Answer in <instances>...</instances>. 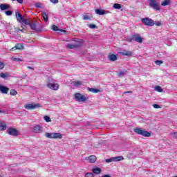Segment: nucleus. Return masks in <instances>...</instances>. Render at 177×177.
Listing matches in <instances>:
<instances>
[{"instance_id": "nucleus-4", "label": "nucleus", "mask_w": 177, "mask_h": 177, "mask_svg": "<svg viewBox=\"0 0 177 177\" xmlns=\"http://www.w3.org/2000/svg\"><path fill=\"white\" fill-rule=\"evenodd\" d=\"M75 99L77 102L84 103V102H86V100L89 99V97L84 95L80 93H77L75 94Z\"/></svg>"}, {"instance_id": "nucleus-46", "label": "nucleus", "mask_w": 177, "mask_h": 177, "mask_svg": "<svg viewBox=\"0 0 177 177\" xmlns=\"http://www.w3.org/2000/svg\"><path fill=\"white\" fill-rule=\"evenodd\" d=\"M21 27L23 28V30H27V26L26 25H21Z\"/></svg>"}, {"instance_id": "nucleus-40", "label": "nucleus", "mask_w": 177, "mask_h": 177, "mask_svg": "<svg viewBox=\"0 0 177 177\" xmlns=\"http://www.w3.org/2000/svg\"><path fill=\"white\" fill-rule=\"evenodd\" d=\"M6 16H12V11L10 10L6 11Z\"/></svg>"}, {"instance_id": "nucleus-30", "label": "nucleus", "mask_w": 177, "mask_h": 177, "mask_svg": "<svg viewBox=\"0 0 177 177\" xmlns=\"http://www.w3.org/2000/svg\"><path fill=\"white\" fill-rule=\"evenodd\" d=\"M113 8L114 9H121V4L114 3Z\"/></svg>"}, {"instance_id": "nucleus-52", "label": "nucleus", "mask_w": 177, "mask_h": 177, "mask_svg": "<svg viewBox=\"0 0 177 177\" xmlns=\"http://www.w3.org/2000/svg\"><path fill=\"white\" fill-rule=\"evenodd\" d=\"M28 68L29 70H34V68H32V67H31V66H28Z\"/></svg>"}, {"instance_id": "nucleus-18", "label": "nucleus", "mask_w": 177, "mask_h": 177, "mask_svg": "<svg viewBox=\"0 0 177 177\" xmlns=\"http://www.w3.org/2000/svg\"><path fill=\"white\" fill-rule=\"evenodd\" d=\"M108 59L110 62H115L117 60V55L111 54L108 55Z\"/></svg>"}, {"instance_id": "nucleus-51", "label": "nucleus", "mask_w": 177, "mask_h": 177, "mask_svg": "<svg viewBox=\"0 0 177 177\" xmlns=\"http://www.w3.org/2000/svg\"><path fill=\"white\" fill-rule=\"evenodd\" d=\"M127 93H132V91H126V92L124 93V95L127 94Z\"/></svg>"}, {"instance_id": "nucleus-37", "label": "nucleus", "mask_w": 177, "mask_h": 177, "mask_svg": "<svg viewBox=\"0 0 177 177\" xmlns=\"http://www.w3.org/2000/svg\"><path fill=\"white\" fill-rule=\"evenodd\" d=\"M0 77H1V78H6V77H8V75H6V74H5V73H0Z\"/></svg>"}, {"instance_id": "nucleus-31", "label": "nucleus", "mask_w": 177, "mask_h": 177, "mask_svg": "<svg viewBox=\"0 0 177 177\" xmlns=\"http://www.w3.org/2000/svg\"><path fill=\"white\" fill-rule=\"evenodd\" d=\"M44 118L46 122H50V121H52L50 120V118L49 116H48V115L44 116Z\"/></svg>"}, {"instance_id": "nucleus-14", "label": "nucleus", "mask_w": 177, "mask_h": 177, "mask_svg": "<svg viewBox=\"0 0 177 177\" xmlns=\"http://www.w3.org/2000/svg\"><path fill=\"white\" fill-rule=\"evenodd\" d=\"M95 12L96 15H99L100 16H103L104 15H107V13H109V11H106L102 9H96L95 10Z\"/></svg>"}, {"instance_id": "nucleus-19", "label": "nucleus", "mask_w": 177, "mask_h": 177, "mask_svg": "<svg viewBox=\"0 0 177 177\" xmlns=\"http://www.w3.org/2000/svg\"><path fill=\"white\" fill-rule=\"evenodd\" d=\"M0 9L1 10H8L9 9V6L8 4H1L0 5Z\"/></svg>"}, {"instance_id": "nucleus-12", "label": "nucleus", "mask_w": 177, "mask_h": 177, "mask_svg": "<svg viewBox=\"0 0 177 177\" xmlns=\"http://www.w3.org/2000/svg\"><path fill=\"white\" fill-rule=\"evenodd\" d=\"M30 27L31 30H34V31H36V32H41V31H42V28H37V22L35 21L30 24Z\"/></svg>"}, {"instance_id": "nucleus-36", "label": "nucleus", "mask_w": 177, "mask_h": 177, "mask_svg": "<svg viewBox=\"0 0 177 177\" xmlns=\"http://www.w3.org/2000/svg\"><path fill=\"white\" fill-rule=\"evenodd\" d=\"M88 27L92 29L97 28V26H96L95 24H90L88 25Z\"/></svg>"}, {"instance_id": "nucleus-1", "label": "nucleus", "mask_w": 177, "mask_h": 177, "mask_svg": "<svg viewBox=\"0 0 177 177\" xmlns=\"http://www.w3.org/2000/svg\"><path fill=\"white\" fill-rule=\"evenodd\" d=\"M15 16L17 21L21 23V24H24L25 26H30L31 24L30 19L23 17V15L20 12H17Z\"/></svg>"}, {"instance_id": "nucleus-23", "label": "nucleus", "mask_w": 177, "mask_h": 177, "mask_svg": "<svg viewBox=\"0 0 177 177\" xmlns=\"http://www.w3.org/2000/svg\"><path fill=\"white\" fill-rule=\"evenodd\" d=\"M123 56H132V52L124 50L121 53Z\"/></svg>"}, {"instance_id": "nucleus-20", "label": "nucleus", "mask_w": 177, "mask_h": 177, "mask_svg": "<svg viewBox=\"0 0 177 177\" xmlns=\"http://www.w3.org/2000/svg\"><path fill=\"white\" fill-rule=\"evenodd\" d=\"M41 16H42L44 21H46V23H48V14L46 13V12H42Z\"/></svg>"}, {"instance_id": "nucleus-16", "label": "nucleus", "mask_w": 177, "mask_h": 177, "mask_svg": "<svg viewBox=\"0 0 177 177\" xmlns=\"http://www.w3.org/2000/svg\"><path fill=\"white\" fill-rule=\"evenodd\" d=\"M86 160H88L90 164H93L96 162V156H90L89 157L86 158Z\"/></svg>"}, {"instance_id": "nucleus-32", "label": "nucleus", "mask_w": 177, "mask_h": 177, "mask_svg": "<svg viewBox=\"0 0 177 177\" xmlns=\"http://www.w3.org/2000/svg\"><path fill=\"white\" fill-rule=\"evenodd\" d=\"M162 63H164V62H162L161 60L155 61V64H156L157 66H161V64H162Z\"/></svg>"}, {"instance_id": "nucleus-21", "label": "nucleus", "mask_w": 177, "mask_h": 177, "mask_svg": "<svg viewBox=\"0 0 177 177\" xmlns=\"http://www.w3.org/2000/svg\"><path fill=\"white\" fill-rule=\"evenodd\" d=\"M83 82L81 81H76L73 82L74 86L76 88H80V86H82Z\"/></svg>"}, {"instance_id": "nucleus-15", "label": "nucleus", "mask_w": 177, "mask_h": 177, "mask_svg": "<svg viewBox=\"0 0 177 177\" xmlns=\"http://www.w3.org/2000/svg\"><path fill=\"white\" fill-rule=\"evenodd\" d=\"M0 92H1V93L6 95L9 92V88L5 86H0Z\"/></svg>"}, {"instance_id": "nucleus-22", "label": "nucleus", "mask_w": 177, "mask_h": 177, "mask_svg": "<svg viewBox=\"0 0 177 177\" xmlns=\"http://www.w3.org/2000/svg\"><path fill=\"white\" fill-rule=\"evenodd\" d=\"M162 6H167V5H171V0H164L161 3Z\"/></svg>"}, {"instance_id": "nucleus-41", "label": "nucleus", "mask_w": 177, "mask_h": 177, "mask_svg": "<svg viewBox=\"0 0 177 177\" xmlns=\"http://www.w3.org/2000/svg\"><path fill=\"white\" fill-rule=\"evenodd\" d=\"M153 107L154 109H160L161 107L160 106V105L157 104H153Z\"/></svg>"}, {"instance_id": "nucleus-56", "label": "nucleus", "mask_w": 177, "mask_h": 177, "mask_svg": "<svg viewBox=\"0 0 177 177\" xmlns=\"http://www.w3.org/2000/svg\"><path fill=\"white\" fill-rule=\"evenodd\" d=\"M0 177H3V176H2V175H0Z\"/></svg>"}, {"instance_id": "nucleus-44", "label": "nucleus", "mask_w": 177, "mask_h": 177, "mask_svg": "<svg viewBox=\"0 0 177 177\" xmlns=\"http://www.w3.org/2000/svg\"><path fill=\"white\" fill-rule=\"evenodd\" d=\"M12 60L14 62H21V59L19 58H12Z\"/></svg>"}, {"instance_id": "nucleus-13", "label": "nucleus", "mask_w": 177, "mask_h": 177, "mask_svg": "<svg viewBox=\"0 0 177 177\" xmlns=\"http://www.w3.org/2000/svg\"><path fill=\"white\" fill-rule=\"evenodd\" d=\"M133 41H136V42H138V44H142V42H143V38H142L139 34L133 35Z\"/></svg>"}, {"instance_id": "nucleus-43", "label": "nucleus", "mask_w": 177, "mask_h": 177, "mask_svg": "<svg viewBox=\"0 0 177 177\" xmlns=\"http://www.w3.org/2000/svg\"><path fill=\"white\" fill-rule=\"evenodd\" d=\"M52 3H59V0H50Z\"/></svg>"}, {"instance_id": "nucleus-11", "label": "nucleus", "mask_w": 177, "mask_h": 177, "mask_svg": "<svg viewBox=\"0 0 177 177\" xmlns=\"http://www.w3.org/2000/svg\"><path fill=\"white\" fill-rule=\"evenodd\" d=\"M47 88H49L52 91H57L59 89V84L48 82L47 83Z\"/></svg>"}, {"instance_id": "nucleus-48", "label": "nucleus", "mask_w": 177, "mask_h": 177, "mask_svg": "<svg viewBox=\"0 0 177 177\" xmlns=\"http://www.w3.org/2000/svg\"><path fill=\"white\" fill-rule=\"evenodd\" d=\"M156 25L158 26V27H160V26H161V22L158 21V22H156Z\"/></svg>"}, {"instance_id": "nucleus-38", "label": "nucleus", "mask_w": 177, "mask_h": 177, "mask_svg": "<svg viewBox=\"0 0 177 177\" xmlns=\"http://www.w3.org/2000/svg\"><path fill=\"white\" fill-rule=\"evenodd\" d=\"M89 19H91V17H89L88 15L83 16V20H89Z\"/></svg>"}, {"instance_id": "nucleus-49", "label": "nucleus", "mask_w": 177, "mask_h": 177, "mask_svg": "<svg viewBox=\"0 0 177 177\" xmlns=\"http://www.w3.org/2000/svg\"><path fill=\"white\" fill-rule=\"evenodd\" d=\"M35 7L36 8H41V4H39V3L36 4Z\"/></svg>"}, {"instance_id": "nucleus-9", "label": "nucleus", "mask_w": 177, "mask_h": 177, "mask_svg": "<svg viewBox=\"0 0 177 177\" xmlns=\"http://www.w3.org/2000/svg\"><path fill=\"white\" fill-rule=\"evenodd\" d=\"M7 133L8 135H10L11 136H19V131L17 129L13 128V127H10L7 130Z\"/></svg>"}, {"instance_id": "nucleus-17", "label": "nucleus", "mask_w": 177, "mask_h": 177, "mask_svg": "<svg viewBox=\"0 0 177 177\" xmlns=\"http://www.w3.org/2000/svg\"><path fill=\"white\" fill-rule=\"evenodd\" d=\"M92 172H93V174H95L96 175H99V174L102 173V169H100V167H93L92 169Z\"/></svg>"}, {"instance_id": "nucleus-5", "label": "nucleus", "mask_w": 177, "mask_h": 177, "mask_svg": "<svg viewBox=\"0 0 177 177\" xmlns=\"http://www.w3.org/2000/svg\"><path fill=\"white\" fill-rule=\"evenodd\" d=\"M149 6L154 10H160V3L157 2V0H149Z\"/></svg>"}, {"instance_id": "nucleus-33", "label": "nucleus", "mask_w": 177, "mask_h": 177, "mask_svg": "<svg viewBox=\"0 0 177 177\" xmlns=\"http://www.w3.org/2000/svg\"><path fill=\"white\" fill-rule=\"evenodd\" d=\"M17 93V91L15 90H11L10 92V95H11L12 96H16Z\"/></svg>"}, {"instance_id": "nucleus-39", "label": "nucleus", "mask_w": 177, "mask_h": 177, "mask_svg": "<svg viewBox=\"0 0 177 177\" xmlns=\"http://www.w3.org/2000/svg\"><path fill=\"white\" fill-rule=\"evenodd\" d=\"M127 41H128V42H132V41H134L133 40V36H132L131 37H128L127 39Z\"/></svg>"}, {"instance_id": "nucleus-28", "label": "nucleus", "mask_w": 177, "mask_h": 177, "mask_svg": "<svg viewBox=\"0 0 177 177\" xmlns=\"http://www.w3.org/2000/svg\"><path fill=\"white\" fill-rule=\"evenodd\" d=\"M155 91H156V92H162V88L160 86H156L155 87Z\"/></svg>"}, {"instance_id": "nucleus-27", "label": "nucleus", "mask_w": 177, "mask_h": 177, "mask_svg": "<svg viewBox=\"0 0 177 177\" xmlns=\"http://www.w3.org/2000/svg\"><path fill=\"white\" fill-rule=\"evenodd\" d=\"M17 49L21 50L24 49V46L21 44H18L16 46Z\"/></svg>"}, {"instance_id": "nucleus-26", "label": "nucleus", "mask_w": 177, "mask_h": 177, "mask_svg": "<svg viewBox=\"0 0 177 177\" xmlns=\"http://www.w3.org/2000/svg\"><path fill=\"white\" fill-rule=\"evenodd\" d=\"M66 46L68 48V49H75V48H77V45L73 44H68Z\"/></svg>"}, {"instance_id": "nucleus-10", "label": "nucleus", "mask_w": 177, "mask_h": 177, "mask_svg": "<svg viewBox=\"0 0 177 177\" xmlns=\"http://www.w3.org/2000/svg\"><path fill=\"white\" fill-rule=\"evenodd\" d=\"M124 160L123 156H116V157H112L109 159H106L105 161L106 162H117V161H122Z\"/></svg>"}, {"instance_id": "nucleus-53", "label": "nucleus", "mask_w": 177, "mask_h": 177, "mask_svg": "<svg viewBox=\"0 0 177 177\" xmlns=\"http://www.w3.org/2000/svg\"><path fill=\"white\" fill-rule=\"evenodd\" d=\"M27 77V75H24L21 77V78H23L24 80L26 79V77Z\"/></svg>"}, {"instance_id": "nucleus-2", "label": "nucleus", "mask_w": 177, "mask_h": 177, "mask_svg": "<svg viewBox=\"0 0 177 177\" xmlns=\"http://www.w3.org/2000/svg\"><path fill=\"white\" fill-rule=\"evenodd\" d=\"M133 132H135L138 135H141V136H145V138H149L151 136L150 133L142 129V128H136L133 129Z\"/></svg>"}, {"instance_id": "nucleus-29", "label": "nucleus", "mask_w": 177, "mask_h": 177, "mask_svg": "<svg viewBox=\"0 0 177 177\" xmlns=\"http://www.w3.org/2000/svg\"><path fill=\"white\" fill-rule=\"evenodd\" d=\"M52 30L53 31H60V29H59V27L56 26V25H53Z\"/></svg>"}, {"instance_id": "nucleus-55", "label": "nucleus", "mask_w": 177, "mask_h": 177, "mask_svg": "<svg viewBox=\"0 0 177 177\" xmlns=\"http://www.w3.org/2000/svg\"><path fill=\"white\" fill-rule=\"evenodd\" d=\"M0 113H3V111L1 110H0Z\"/></svg>"}, {"instance_id": "nucleus-3", "label": "nucleus", "mask_w": 177, "mask_h": 177, "mask_svg": "<svg viewBox=\"0 0 177 177\" xmlns=\"http://www.w3.org/2000/svg\"><path fill=\"white\" fill-rule=\"evenodd\" d=\"M45 136L48 139H62L63 135L60 133H46Z\"/></svg>"}, {"instance_id": "nucleus-8", "label": "nucleus", "mask_w": 177, "mask_h": 177, "mask_svg": "<svg viewBox=\"0 0 177 177\" xmlns=\"http://www.w3.org/2000/svg\"><path fill=\"white\" fill-rule=\"evenodd\" d=\"M32 131L35 133H42L44 132V128L39 124H35L32 127Z\"/></svg>"}, {"instance_id": "nucleus-47", "label": "nucleus", "mask_w": 177, "mask_h": 177, "mask_svg": "<svg viewBox=\"0 0 177 177\" xmlns=\"http://www.w3.org/2000/svg\"><path fill=\"white\" fill-rule=\"evenodd\" d=\"M172 135H173L174 138H176V139H177V132L173 133Z\"/></svg>"}, {"instance_id": "nucleus-24", "label": "nucleus", "mask_w": 177, "mask_h": 177, "mask_svg": "<svg viewBox=\"0 0 177 177\" xmlns=\"http://www.w3.org/2000/svg\"><path fill=\"white\" fill-rule=\"evenodd\" d=\"M88 91L89 92H92L93 93H99V92H100V89L93 88H89Z\"/></svg>"}, {"instance_id": "nucleus-35", "label": "nucleus", "mask_w": 177, "mask_h": 177, "mask_svg": "<svg viewBox=\"0 0 177 177\" xmlns=\"http://www.w3.org/2000/svg\"><path fill=\"white\" fill-rule=\"evenodd\" d=\"M125 75V71H120L118 73L119 77H124Z\"/></svg>"}, {"instance_id": "nucleus-7", "label": "nucleus", "mask_w": 177, "mask_h": 177, "mask_svg": "<svg viewBox=\"0 0 177 177\" xmlns=\"http://www.w3.org/2000/svg\"><path fill=\"white\" fill-rule=\"evenodd\" d=\"M39 107H41L40 104H27L25 105L26 110H35V109H39Z\"/></svg>"}, {"instance_id": "nucleus-54", "label": "nucleus", "mask_w": 177, "mask_h": 177, "mask_svg": "<svg viewBox=\"0 0 177 177\" xmlns=\"http://www.w3.org/2000/svg\"><path fill=\"white\" fill-rule=\"evenodd\" d=\"M19 31H21V32H23L24 31H23V30H19Z\"/></svg>"}, {"instance_id": "nucleus-34", "label": "nucleus", "mask_w": 177, "mask_h": 177, "mask_svg": "<svg viewBox=\"0 0 177 177\" xmlns=\"http://www.w3.org/2000/svg\"><path fill=\"white\" fill-rule=\"evenodd\" d=\"M85 177H95V175L93 173H86L85 174Z\"/></svg>"}, {"instance_id": "nucleus-6", "label": "nucleus", "mask_w": 177, "mask_h": 177, "mask_svg": "<svg viewBox=\"0 0 177 177\" xmlns=\"http://www.w3.org/2000/svg\"><path fill=\"white\" fill-rule=\"evenodd\" d=\"M141 21L145 26H149L151 27L154 25V21L150 18H142Z\"/></svg>"}, {"instance_id": "nucleus-50", "label": "nucleus", "mask_w": 177, "mask_h": 177, "mask_svg": "<svg viewBox=\"0 0 177 177\" xmlns=\"http://www.w3.org/2000/svg\"><path fill=\"white\" fill-rule=\"evenodd\" d=\"M18 3H23V0H17Z\"/></svg>"}, {"instance_id": "nucleus-45", "label": "nucleus", "mask_w": 177, "mask_h": 177, "mask_svg": "<svg viewBox=\"0 0 177 177\" xmlns=\"http://www.w3.org/2000/svg\"><path fill=\"white\" fill-rule=\"evenodd\" d=\"M17 50V48L16 46H15V47H12V48L10 49L11 52H14V50Z\"/></svg>"}, {"instance_id": "nucleus-42", "label": "nucleus", "mask_w": 177, "mask_h": 177, "mask_svg": "<svg viewBox=\"0 0 177 177\" xmlns=\"http://www.w3.org/2000/svg\"><path fill=\"white\" fill-rule=\"evenodd\" d=\"M5 67V64L0 62V70H2Z\"/></svg>"}, {"instance_id": "nucleus-25", "label": "nucleus", "mask_w": 177, "mask_h": 177, "mask_svg": "<svg viewBox=\"0 0 177 177\" xmlns=\"http://www.w3.org/2000/svg\"><path fill=\"white\" fill-rule=\"evenodd\" d=\"M6 129V124L5 122L0 123V131H5Z\"/></svg>"}]
</instances>
